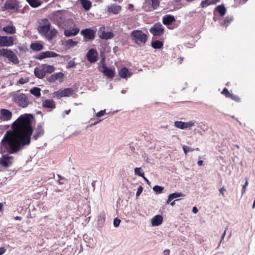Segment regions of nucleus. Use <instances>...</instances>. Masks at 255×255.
Returning a JSON list of instances; mask_svg holds the SVG:
<instances>
[{"instance_id": "obj_1", "label": "nucleus", "mask_w": 255, "mask_h": 255, "mask_svg": "<svg viewBox=\"0 0 255 255\" xmlns=\"http://www.w3.org/2000/svg\"><path fill=\"white\" fill-rule=\"evenodd\" d=\"M29 116L21 115L11 125V129L6 131L0 143V154H14L29 145L33 132Z\"/></svg>"}, {"instance_id": "obj_2", "label": "nucleus", "mask_w": 255, "mask_h": 255, "mask_svg": "<svg viewBox=\"0 0 255 255\" xmlns=\"http://www.w3.org/2000/svg\"><path fill=\"white\" fill-rule=\"evenodd\" d=\"M50 25L48 20L44 19L42 21V23L38 27L39 33L44 35L48 40H51L57 33V31L55 28L50 29Z\"/></svg>"}, {"instance_id": "obj_3", "label": "nucleus", "mask_w": 255, "mask_h": 255, "mask_svg": "<svg viewBox=\"0 0 255 255\" xmlns=\"http://www.w3.org/2000/svg\"><path fill=\"white\" fill-rule=\"evenodd\" d=\"M50 19L54 21L59 27L64 28L68 25L70 26L73 24L72 19H66L65 12L62 11H58L53 13L50 16Z\"/></svg>"}, {"instance_id": "obj_4", "label": "nucleus", "mask_w": 255, "mask_h": 255, "mask_svg": "<svg viewBox=\"0 0 255 255\" xmlns=\"http://www.w3.org/2000/svg\"><path fill=\"white\" fill-rule=\"evenodd\" d=\"M12 101L19 107L25 108L31 104L32 96L23 93L15 92L12 95Z\"/></svg>"}, {"instance_id": "obj_5", "label": "nucleus", "mask_w": 255, "mask_h": 255, "mask_svg": "<svg viewBox=\"0 0 255 255\" xmlns=\"http://www.w3.org/2000/svg\"><path fill=\"white\" fill-rule=\"evenodd\" d=\"M0 56L7 58L11 62L14 64H17L19 60L17 56L10 49L2 48L0 49Z\"/></svg>"}, {"instance_id": "obj_6", "label": "nucleus", "mask_w": 255, "mask_h": 255, "mask_svg": "<svg viewBox=\"0 0 255 255\" xmlns=\"http://www.w3.org/2000/svg\"><path fill=\"white\" fill-rule=\"evenodd\" d=\"M130 37L137 44L145 43L147 41V36L142 31L134 30L130 33Z\"/></svg>"}, {"instance_id": "obj_7", "label": "nucleus", "mask_w": 255, "mask_h": 255, "mask_svg": "<svg viewBox=\"0 0 255 255\" xmlns=\"http://www.w3.org/2000/svg\"><path fill=\"white\" fill-rule=\"evenodd\" d=\"M67 25L65 27L68 29L64 30V34L66 37H71L76 35L80 31V28L73 21V24L70 26Z\"/></svg>"}, {"instance_id": "obj_8", "label": "nucleus", "mask_w": 255, "mask_h": 255, "mask_svg": "<svg viewBox=\"0 0 255 255\" xmlns=\"http://www.w3.org/2000/svg\"><path fill=\"white\" fill-rule=\"evenodd\" d=\"M74 93V90L71 88L64 89V90L60 89L55 91L53 93V97L57 99H60L64 97H69L72 95Z\"/></svg>"}, {"instance_id": "obj_9", "label": "nucleus", "mask_w": 255, "mask_h": 255, "mask_svg": "<svg viewBox=\"0 0 255 255\" xmlns=\"http://www.w3.org/2000/svg\"><path fill=\"white\" fill-rule=\"evenodd\" d=\"M154 36H161L164 32V28L160 23H156L149 29Z\"/></svg>"}, {"instance_id": "obj_10", "label": "nucleus", "mask_w": 255, "mask_h": 255, "mask_svg": "<svg viewBox=\"0 0 255 255\" xmlns=\"http://www.w3.org/2000/svg\"><path fill=\"white\" fill-rule=\"evenodd\" d=\"M14 44L12 36H0V47H10Z\"/></svg>"}, {"instance_id": "obj_11", "label": "nucleus", "mask_w": 255, "mask_h": 255, "mask_svg": "<svg viewBox=\"0 0 255 255\" xmlns=\"http://www.w3.org/2000/svg\"><path fill=\"white\" fill-rule=\"evenodd\" d=\"M158 0H145V3L143 5L145 10L151 11L156 9L159 6Z\"/></svg>"}, {"instance_id": "obj_12", "label": "nucleus", "mask_w": 255, "mask_h": 255, "mask_svg": "<svg viewBox=\"0 0 255 255\" xmlns=\"http://www.w3.org/2000/svg\"><path fill=\"white\" fill-rule=\"evenodd\" d=\"M13 156L7 154H3L0 158V164L4 167H8L12 164Z\"/></svg>"}, {"instance_id": "obj_13", "label": "nucleus", "mask_w": 255, "mask_h": 255, "mask_svg": "<svg viewBox=\"0 0 255 255\" xmlns=\"http://www.w3.org/2000/svg\"><path fill=\"white\" fill-rule=\"evenodd\" d=\"M81 35H83L86 40H92L95 37V31L91 28H86L81 31Z\"/></svg>"}, {"instance_id": "obj_14", "label": "nucleus", "mask_w": 255, "mask_h": 255, "mask_svg": "<svg viewBox=\"0 0 255 255\" xmlns=\"http://www.w3.org/2000/svg\"><path fill=\"white\" fill-rule=\"evenodd\" d=\"M12 113L9 110L2 109L0 111V122L8 121L11 119Z\"/></svg>"}, {"instance_id": "obj_15", "label": "nucleus", "mask_w": 255, "mask_h": 255, "mask_svg": "<svg viewBox=\"0 0 255 255\" xmlns=\"http://www.w3.org/2000/svg\"><path fill=\"white\" fill-rule=\"evenodd\" d=\"M86 57L89 62L95 63L97 61L98 53L95 49L91 48L87 52Z\"/></svg>"}, {"instance_id": "obj_16", "label": "nucleus", "mask_w": 255, "mask_h": 255, "mask_svg": "<svg viewBox=\"0 0 255 255\" xmlns=\"http://www.w3.org/2000/svg\"><path fill=\"white\" fill-rule=\"evenodd\" d=\"M4 8L6 10H17V2L16 0H6L4 4Z\"/></svg>"}, {"instance_id": "obj_17", "label": "nucleus", "mask_w": 255, "mask_h": 255, "mask_svg": "<svg viewBox=\"0 0 255 255\" xmlns=\"http://www.w3.org/2000/svg\"><path fill=\"white\" fill-rule=\"evenodd\" d=\"M58 55L56 53L53 51H45L40 53L37 56L36 58L39 60H42L48 57H56Z\"/></svg>"}, {"instance_id": "obj_18", "label": "nucleus", "mask_w": 255, "mask_h": 255, "mask_svg": "<svg viewBox=\"0 0 255 255\" xmlns=\"http://www.w3.org/2000/svg\"><path fill=\"white\" fill-rule=\"evenodd\" d=\"M103 74L108 78H113L115 75V70L112 69L108 67H105L103 70H100Z\"/></svg>"}, {"instance_id": "obj_19", "label": "nucleus", "mask_w": 255, "mask_h": 255, "mask_svg": "<svg viewBox=\"0 0 255 255\" xmlns=\"http://www.w3.org/2000/svg\"><path fill=\"white\" fill-rule=\"evenodd\" d=\"M63 76L64 74L62 72L55 73L51 75L48 78V80L50 82H54L57 80H59L60 82H62Z\"/></svg>"}, {"instance_id": "obj_20", "label": "nucleus", "mask_w": 255, "mask_h": 255, "mask_svg": "<svg viewBox=\"0 0 255 255\" xmlns=\"http://www.w3.org/2000/svg\"><path fill=\"white\" fill-rule=\"evenodd\" d=\"M42 106L44 108L51 109L55 108V103L52 99H47L43 101Z\"/></svg>"}, {"instance_id": "obj_21", "label": "nucleus", "mask_w": 255, "mask_h": 255, "mask_svg": "<svg viewBox=\"0 0 255 255\" xmlns=\"http://www.w3.org/2000/svg\"><path fill=\"white\" fill-rule=\"evenodd\" d=\"M163 220V219L161 215H157L151 219V225L153 226H158L162 224Z\"/></svg>"}, {"instance_id": "obj_22", "label": "nucleus", "mask_w": 255, "mask_h": 255, "mask_svg": "<svg viewBox=\"0 0 255 255\" xmlns=\"http://www.w3.org/2000/svg\"><path fill=\"white\" fill-rule=\"evenodd\" d=\"M44 131L42 127V124H40L38 125L33 138L35 140H36L39 137L42 136L44 134Z\"/></svg>"}, {"instance_id": "obj_23", "label": "nucleus", "mask_w": 255, "mask_h": 255, "mask_svg": "<svg viewBox=\"0 0 255 255\" xmlns=\"http://www.w3.org/2000/svg\"><path fill=\"white\" fill-rule=\"evenodd\" d=\"M175 21L174 16L171 15H166L163 17V23L165 25H169Z\"/></svg>"}, {"instance_id": "obj_24", "label": "nucleus", "mask_w": 255, "mask_h": 255, "mask_svg": "<svg viewBox=\"0 0 255 255\" xmlns=\"http://www.w3.org/2000/svg\"><path fill=\"white\" fill-rule=\"evenodd\" d=\"M34 73L35 76L39 79H42L45 76L42 66H41V67H36L34 69Z\"/></svg>"}, {"instance_id": "obj_25", "label": "nucleus", "mask_w": 255, "mask_h": 255, "mask_svg": "<svg viewBox=\"0 0 255 255\" xmlns=\"http://www.w3.org/2000/svg\"><path fill=\"white\" fill-rule=\"evenodd\" d=\"M120 77L122 78H127L131 76V74L129 72L128 68L126 67L122 68L119 72Z\"/></svg>"}, {"instance_id": "obj_26", "label": "nucleus", "mask_w": 255, "mask_h": 255, "mask_svg": "<svg viewBox=\"0 0 255 255\" xmlns=\"http://www.w3.org/2000/svg\"><path fill=\"white\" fill-rule=\"evenodd\" d=\"M184 196V195L183 193L179 192L170 194L168 196L167 201H166V204H169L171 200L179 197H183Z\"/></svg>"}, {"instance_id": "obj_27", "label": "nucleus", "mask_w": 255, "mask_h": 255, "mask_svg": "<svg viewBox=\"0 0 255 255\" xmlns=\"http://www.w3.org/2000/svg\"><path fill=\"white\" fill-rule=\"evenodd\" d=\"M100 37L103 39H110L114 37V35L112 32L102 31L100 34Z\"/></svg>"}, {"instance_id": "obj_28", "label": "nucleus", "mask_w": 255, "mask_h": 255, "mask_svg": "<svg viewBox=\"0 0 255 255\" xmlns=\"http://www.w3.org/2000/svg\"><path fill=\"white\" fill-rule=\"evenodd\" d=\"M2 30L7 34H14L15 33V27L13 25H8L3 27Z\"/></svg>"}, {"instance_id": "obj_29", "label": "nucleus", "mask_w": 255, "mask_h": 255, "mask_svg": "<svg viewBox=\"0 0 255 255\" xmlns=\"http://www.w3.org/2000/svg\"><path fill=\"white\" fill-rule=\"evenodd\" d=\"M42 66L45 75L46 73H51L55 70V67L52 65L44 64Z\"/></svg>"}, {"instance_id": "obj_30", "label": "nucleus", "mask_w": 255, "mask_h": 255, "mask_svg": "<svg viewBox=\"0 0 255 255\" xmlns=\"http://www.w3.org/2000/svg\"><path fill=\"white\" fill-rule=\"evenodd\" d=\"M83 7L86 10H88L91 7V2L89 0H79Z\"/></svg>"}, {"instance_id": "obj_31", "label": "nucleus", "mask_w": 255, "mask_h": 255, "mask_svg": "<svg viewBox=\"0 0 255 255\" xmlns=\"http://www.w3.org/2000/svg\"><path fill=\"white\" fill-rule=\"evenodd\" d=\"M121 10V7L119 5H113L109 7L108 10L114 14H118Z\"/></svg>"}, {"instance_id": "obj_32", "label": "nucleus", "mask_w": 255, "mask_h": 255, "mask_svg": "<svg viewBox=\"0 0 255 255\" xmlns=\"http://www.w3.org/2000/svg\"><path fill=\"white\" fill-rule=\"evenodd\" d=\"M65 43V46L68 48H70L76 46L78 43V42L69 39L66 40Z\"/></svg>"}, {"instance_id": "obj_33", "label": "nucleus", "mask_w": 255, "mask_h": 255, "mask_svg": "<svg viewBox=\"0 0 255 255\" xmlns=\"http://www.w3.org/2000/svg\"><path fill=\"white\" fill-rule=\"evenodd\" d=\"M163 43L159 40H153L151 42V46L154 49H160L162 48Z\"/></svg>"}, {"instance_id": "obj_34", "label": "nucleus", "mask_w": 255, "mask_h": 255, "mask_svg": "<svg viewBox=\"0 0 255 255\" xmlns=\"http://www.w3.org/2000/svg\"><path fill=\"white\" fill-rule=\"evenodd\" d=\"M43 45L39 43H33L30 45V48L34 51H38L43 49Z\"/></svg>"}, {"instance_id": "obj_35", "label": "nucleus", "mask_w": 255, "mask_h": 255, "mask_svg": "<svg viewBox=\"0 0 255 255\" xmlns=\"http://www.w3.org/2000/svg\"><path fill=\"white\" fill-rule=\"evenodd\" d=\"M40 88L38 87H33L30 90V93L35 97H39L41 96Z\"/></svg>"}, {"instance_id": "obj_36", "label": "nucleus", "mask_w": 255, "mask_h": 255, "mask_svg": "<svg viewBox=\"0 0 255 255\" xmlns=\"http://www.w3.org/2000/svg\"><path fill=\"white\" fill-rule=\"evenodd\" d=\"M29 5L33 7H37L41 4L40 0H26Z\"/></svg>"}, {"instance_id": "obj_37", "label": "nucleus", "mask_w": 255, "mask_h": 255, "mask_svg": "<svg viewBox=\"0 0 255 255\" xmlns=\"http://www.w3.org/2000/svg\"><path fill=\"white\" fill-rule=\"evenodd\" d=\"M216 10L220 13V15L224 16L226 11V9L223 5H220L216 8Z\"/></svg>"}, {"instance_id": "obj_38", "label": "nucleus", "mask_w": 255, "mask_h": 255, "mask_svg": "<svg viewBox=\"0 0 255 255\" xmlns=\"http://www.w3.org/2000/svg\"><path fill=\"white\" fill-rule=\"evenodd\" d=\"M195 122L191 121L188 122H184V129L189 128L194 126Z\"/></svg>"}, {"instance_id": "obj_39", "label": "nucleus", "mask_w": 255, "mask_h": 255, "mask_svg": "<svg viewBox=\"0 0 255 255\" xmlns=\"http://www.w3.org/2000/svg\"><path fill=\"white\" fill-rule=\"evenodd\" d=\"M105 56H103L102 58H101V59L99 62V63L98 64H99V70H101V68H104L105 67H106V63H105Z\"/></svg>"}, {"instance_id": "obj_40", "label": "nucleus", "mask_w": 255, "mask_h": 255, "mask_svg": "<svg viewBox=\"0 0 255 255\" xmlns=\"http://www.w3.org/2000/svg\"><path fill=\"white\" fill-rule=\"evenodd\" d=\"M153 190L155 191L157 194H160L164 190V188L162 186L158 185H155L153 187Z\"/></svg>"}, {"instance_id": "obj_41", "label": "nucleus", "mask_w": 255, "mask_h": 255, "mask_svg": "<svg viewBox=\"0 0 255 255\" xmlns=\"http://www.w3.org/2000/svg\"><path fill=\"white\" fill-rule=\"evenodd\" d=\"M134 173L135 175H137L141 177H143L144 173L141 168L136 167L134 169Z\"/></svg>"}, {"instance_id": "obj_42", "label": "nucleus", "mask_w": 255, "mask_h": 255, "mask_svg": "<svg viewBox=\"0 0 255 255\" xmlns=\"http://www.w3.org/2000/svg\"><path fill=\"white\" fill-rule=\"evenodd\" d=\"M233 20V17L227 16L224 19V22L222 23V25H225L226 27H227L230 22Z\"/></svg>"}, {"instance_id": "obj_43", "label": "nucleus", "mask_w": 255, "mask_h": 255, "mask_svg": "<svg viewBox=\"0 0 255 255\" xmlns=\"http://www.w3.org/2000/svg\"><path fill=\"white\" fill-rule=\"evenodd\" d=\"M174 126L180 129H184V122L182 121H176L174 123Z\"/></svg>"}, {"instance_id": "obj_44", "label": "nucleus", "mask_w": 255, "mask_h": 255, "mask_svg": "<svg viewBox=\"0 0 255 255\" xmlns=\"http://www.w3.org/2000/svg\"><path fill=\"white\" fill-rule=\"evenodd\" d=\"M182 148L185 154H187L188 152H192L194 151L193 148L187 146H183Z\"/></svg>"}, {"instance_id": "obj_45", "label": "nucleus", "mask_w": 255, "mask_h": 255, "mask_svg": "<svg viewBox=\"0 0 255 255\" xmlns=\"http://www.w3.org/2000/svg\"><path fill=\"white\" fill-rule=\"evenodd\" d=\"M105 221V215L104 214H101L98 218V222L100 224H103Z\"/></svg>"}, {"instance_id": "obj_46", "label": "nucleus", "mask_w": 255, "mask_h": 255, "mask_svg": "<svg viewBox=\"0 0 255 255\" xmlns=\"http://www.w3.org/2000/svg\"><path fill=\"white\" fill-rule=\"evenodd\" d=\"M222 94L224 95L227 98H229L230 96H231V93L226 88H224L222 92Z\"/></svg>"}, {"instance_id": "obj_47", "label": "nucleus", "mask_w": 255, "mask_h": 255, "mask_svg": "<svg viewBox=\"0 0 255 255\" xmlns=\"http://www.w3.org/2000/svg\"><path fill=\"white\" fill-rule=\"evenodd\" d=\"M29 80L28 78H21L19 79L18 83L23 85L28 82Z\"/></svg>"}, {"instance_id": "obj_48", "label": "nucleus", "mask_w": 255, "mask_h": 255, "mask_svg": "<svg viewBox=\"0 0 255 255\" xmlns=\"http://www.w3.org/2000/svg\"><path fill=\"white\" fill-rule=\"evenodd\" d=\"M209 5H211L210 3H209L208 0H204L201 1L200 5L202 7H205Z\"/></svg>"}, {"instance_id": "obj_49", "label": "nucleus", "mask_w": 255, "mask_h": 255, "mask_svg": "<svg viewBox=\"0 0 255 255\" xmlns=\"http://www.w3.org/2000/svg\"><path fill=\"white\" fill-rule=\"evenodd\" d=\"M75 65L76 64L74 61H70L68 63L66 67L68 69L73 68L75 66Z\"/></svg>"}, {"instance_id": "obj_50", "label": "nucleus", "mask_w": 255, "mask_h": 255, "mask_svg": "<svg viewBox=\"0 0 255 255\" xmlns=\"http://www.w3.org/2000/svg\"><path fill=\"white\" fill-rule=\"evenodd\" d=\"M120 223H121V220L119 219H118V218H116L114 220L113 224L115 227H118L119 226Z\"/></svg>"}, {"instance_id": "obj_51", "label": "nucleus", "mask_w": 255, "mask_h": 255, "mask_svg": "<svg viewBox=\"0 0 255 255\" xmlns=\"http://www.w3.org/2000/svg\"><path fill=\"white\" fill-rule=\"evenodd\" d=\"M142 190H143L142 187L141 186H139L137 188V191L136 193V197H138L140 195V194L142 192Z\"/></svg>"}, {"instance_id": "obj_52", "label": "nucleus", "mask_w": 255, "mask_h": 255, "mask_svg": "<svg viewBox=\"0 0 255 255\" xmlns=\"http://www.w3.org/2000/svg\"><path fill=\"white\" fill-rule=\"evenodd\" d=\"M105 113H106V110H101L96 114V116L98 117H100L104 116Z\"/></svg>"}, {"instance_id": "obj_53", "label": "nucleus", "mask_w": 255, "mask_h": 255, "mask_svg": "<svg viewBox=\"0 0 255 255\" xmlns=\"http://www.w3.org/2000/svg\"><path fill=\"white\" fill-rule=\"evenodd\" d=\"M229 98L232 99V100L236 101H239L240 100V98H239L238 96H237L236 95H234L232 94H231V96H230V97Z\"/></svg>"}, {"instance_id": "obj_54", "label": "nucleus", "mask_w": 255, "mask_h": 255, "mask_svg": "<svg viewBox=\"0 0 255 255\" xmlns=\"http://www.w3.org/2000/svg\"><path fill=\"white\" fill-rule=\"evenodd\" d=\"M248 184V181H246L245 184L243 186V188L242 189V195L246 192V187L247 186Z\"/></svg>"}, {"instance_id": "obj_55", "label": "nucleus", "mask_w": 255, "mask_h": 255, "mask_svg": "<svg viewBox=\"0 0 255 255\" xmlns=\"http://www.w3.org/2000/svg\"><path fill=\"white\" fill-rule=\"evenodd\" d=\"M57 176H58V178H59V179L58 180V183H59V184H60V185H62V184H64V183H63V182L60 181V180H61L64 179H65V178H64V177H62V176H61L60 175H59V174H58V175H57Z\"/></svg>"}, {"instance_id": "obj_56", "label": "nucleus", "mask_w": 255, "mask_h": 255, "mask_svg": "<svg viewBox=\"0 0 255 255\" xmlns=\"http://www.w3.org/2000/svg\"><path fill=\"white\" fill-rule=\"evenodd\" d=\"M210 4H215L219 1V0H208Z\"/></svg>"}, {"instance_id": "obj_57", "label": "nucleus", "mask_w": 255, "mask_h": 255, "mask_svg": "<svg viewBox=\"0 0 255 255\" xmlns=\"http://www.w3.org/2000/svg\"><path fill=\"white\" fill-rule=\"evenodd\" d=\"M225 191L226 189L224 187H222L220 188V189L219 190L220 193L222 195L223 197H225L224 191Z\"/></svg>"}, {"instance_id": "obj_58", "label": "nucleus", "mask_w": 255, "mask_h": 255, "mask_svg": "<svg viewBox=\"0 0 255 255\" xmlns=\"http://www.w3.org/2000/svg\"><path fill=\"white\" fill-rule=\"evenodd\" d=\"M143 159L147 163H150V161L149 160V159H148V157H147V156L146 155V154H144L143 155Z\"/></svg>"}, {"instance_id": "obj_59", "label": "nucleus", "mask_w": 255, "mask_h": 255, "mask_svg": "<svg viewBox=\"0 0 255 255\" xmlns=\"http://www.w3.org/2000/svg\"><path fill=\"white\" fill-rule=\"evenodd\" d=\"M6 251V250L3 248H0V255H2Z\"/></svg>"}, {"instance_id": "obj_60", "label": "nucleus", "mask_w": 255, "mask_h": 255, "mask_svg": "<svg viewBox=\"0 0 255 255\" xmlns=\"http://www.w3.org/2000/svg\"><path fill=\"white\" fill-rule=\"evenodd\" d=\"M198 212V209L197 208V207H194L193 208H192V212L194 213V214H196L197 213V212Z\"/></svg>"}, {"instance_id": "obj_61", "label": "nucleus", "mask_w": 255, "mask_h": 255, "mask_svg": "<svg viewBox=\"0 0 255 255\" xmlns=\"http://www.w3.org/2000/svg\"><path fill=\"white\" fill-rule=\"evenodd\" d=\"M170 251L169 250H165L163 251V255H169Z\"/></svg>"}, {"instance_id": "obj_62", "label": "nucleus", "mask_w": 255, "mask_h": 255, "mask_svg": "<svg viewBox=\"0 0 255 255\" xmlns=\"http://www.w3.org/2000/svg\"><path fill=\"white\" fill-rule=\"evenodd\" d=\"M226 230L224 232V233H223V234L222 235L221 242L224 239V238L226 235Z\"/></svg>"}, {"instance_id": "obj_63", "label": "nucleus", "mask_w": 255, "mask_h": 255, "mask_svg": "<svg viewBox=\"0 0 255 255\" xmlns=\"http://www.w3.org/2000/svg\"><path fill=\"white\" fill-rule=\"evenodd\" d=\"M101 120H98V121H95L94 123L92 124V126H95L97 124H98L100 122H101Z\"/></svg>"}, {"instance_id": "obj_64", "label": "nucleus", "mask_w": 255, "mask_h": 255, "mask_svg": "<svg viewBox=\"0 0 255 255\" xmlns=\"http://www.w3.org/2000/svg\"><path fill=\"white\" fill-rule=\"evenodd\" d=\"M203 161L202 160H199L197 162V164L199 166H202L203 165Z\"/></svg>"}]
</instances>
